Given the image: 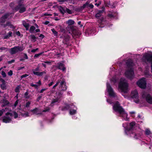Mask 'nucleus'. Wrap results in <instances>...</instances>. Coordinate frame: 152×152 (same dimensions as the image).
Returning <instances> with one entry per match:
<instances>
[{"label":"nucleus","instance_id":"1","mask_svg":"<svg viewBox=\"0 0 152 152\" xmlns=\"http://www.w3.org/2000/svg\"><path fill=\"white\" fill-rule=\"evenodd\" d=\"M24 49L23 45L21 46H15L10 49L4 47H0V50L1 51H5L6 52L9 51L11 55H12L15 54L18 52L23 51Z\"/></svg>","mask_w":152,"mask_h":152},{"label":"nucleus","instance_id":"2","mask_svg":"<svg viewBox=\"0 0 152 152\" xmlns=\"http://www.w3.org/2000/svg\"><path fill=\"white\" fill-rule=\"evenodd\" d=\"M113 109L115 111L118 112L121 116H127V114L122 107L120 106V104L118 101H117L113 105Z\"/></svg>","mask_w":152,"mask_h":152},{"label":"nucleus","instance_id":"3","mask_svg":"<svg viewBox=\"0 0 152 152\" xmlns=\"http://www.w3.org/2000/svg\"><path fill=\"white\" fill-rule=\"evenodd\" d=\"M128 86L126 80L124 78H121L118 86L121 92L126 93Z\"/></svg>","mask_w":152,"mask_h":152},{"label":"nucleus","instance_id":"4","mask_svg":"<svg viewBox=\"0 0 152 152\" xmlns=\"http://www.w3.org/2000/svg\"><path fill=\"white\" fill-rule=\"evenodd\" d=\"M67 23L68 24V26H70V28L71 31L72 33L75 35H77V31L75 27L74 26H71L74 24L75 21L72 20L70 19L67 21Z\"/></svg>","mask_w":152,"mask_h":152},{"label":"nucleus","instance_id":"5","mask_svg":"<svg viewBox=\"0 0 152 152\" xmlns=\"http://www.w3.org/2000/svg\"><path fill=\"white\" fill-rule=\"evenodd\" d=\"M143 60L145 62L151 63V69L152 72V54L146 53L145 54L143 57Z\"/></svg>","mask_w":152,"mask_h":152},{"label":"nucleus","instance_id":"6","mask_svg":"<svg viewBox=\"0 0 152 152\" xmlns=\"http://www.w3.org/2000/svg\"><path fill=\"white\" fill-rule=\"evenodd\" d=\"M137 84L140 88L142 89L145 88L146 86L145 79V78L141 79L137 82Z\"/></svg>","mask_w":152,"mask_h":152},{"label":"nucleus","instance_id":"7","mask_svg":"<svg viewBox=\"0 0 152 152\" xmlns=\"http://www.w3.org/2000/svg\"><path fill=\"white\" fill-rule=\"evenodd\" d=\"M63 40L62 41V43L64 45H66V47L68 48L71 45V44L69 43V40L70 39V37L68 35H65L63 37Z\"/></svg>","mask_w":152,"mask_h":152},{"label":"nucleus","instance_id":"8","mask_svg":"<svg viewBox=\"0 0 152 152\" xmlns=\"http://www.w3.org/2000/svg\"><path fill=\"white\" fill-rule=\"evenodd\" d=\"M125 74L126 76L129 79L131 80L134 77V72L133 69L132 68L131 69L127 70L125 72Z\"/></svg>","mask_w":152,"mask_h":152},{"label":"nucleus","instance_id":"9","mask_svg":"<svg viewBox=\"0 0 152 152\" xmlns=\"http://www.w3.org/2000/svg\"><path fill=\"white\" fill-rule=\"evenodd\" d=\"M142 96L143 98H145L147 102L150 103L152 104V96L150 94H147L146 92H143Z\"/></svg>","mask_w":152,"mask_h":152},{"label":"nucleus","instance_id":"10","mask_svg":"<svg viewBox=\"0 0 152 152\" xmlns=\"http://www.w3.org/2000/svg\"><path fill=\"white\" fill-rule=\"evenodd\" d=\"M107 88L109 95L111 96L115 97L116 96V94L114 92L113 88L108 83H107Z\"/></svg>","mask_w":152,"mask_h":152},{"label":"nucleus","instance_id":"11","mask_svg":"<svg viewBox=\"0 0 152 152\" xmlns=\"http://www.w3.org/2000/svg\"><path fill=\"white\" fill-rule=\"evenodd\" d=\"M131 96L132 98L135 99L134 101L136 103L139 102L138 93L137 90H134L132 92Z\"/></svg>","mask_w":152,"mask_h":152},{"label":"nucleus","instance_id":"12","mask_svg":"<svg viewBox=\"0 0 152 152\" xmlns=\"http://www.w3.org/2000/svg\"><path fill=\"white\" fill-rule=\"evenodd\" d=\"M10 15L9 13H5L4 15H3L0 18V23H4L6 21V19Z\"/></svg>","mask_w":152,"mask_h":152},{"label":"nucleus","instance_id":"13","mask_svg":"<svg viewBox=\"0 0 152 152\" xmlns=\"http://www.w3.org/2000/svg\"><path fill=\"white\" fill-rule=\"evenodd\" d=\"M66 84V83H65V80L64 79H63L60 83V85L62 88V90L66 91V90L67 87Z\"/></svg>","mask_w":152,"mask_h":152},{"label":"nucleus","instance_id":"14","mask_svg":"<svg viewBox=\"0 0 152 152\" xmlns=\"http://www.w3.org/2000/svg\"><path fill=\"white\" fill-rule=\"evenodd\" d=\"M56 67L58 69H61L63 71L66 70V68L64 67V65L61 63L58 64V65L56 66Z\"/></svg>","mask_w":152,"mask_h":152},{"label":"nucleus","instance_id":"15","mask_svg":"<svg viewBox=\"0 0 152 152\" xmlns=\"http://www.w3.org/2000/svg\"><path fill=\"white\" fill-rule=\"evenodd\" d=\"M66 7H63L61 6H59L57 8L60 13L62 15H64L66 12Z\"/></svg>","mask_w":152,"mask_h":152},{"label":"nucleus","instance_id":"16","mask_svg":"<svg viewBox=\"0 0 152 152\" xmlns=\"http://www.w3.org/2000/svg\"><path fill=\"white\" fill-rule=\"evenodd\" d=\"M11 120V119L9 117L4 116L2 119V121L4 123H10Z\"/></svg>","mask_w":152,"mask_h":152},{"label":"nucleus","instance_id":"17","mask_svg":"<svg viewBox=\"0 0 152 152\" xmlns=\"http://www.w3.org/2000/svg\"><path fill=\"white\" fill-rule=\"evenodd\" d=\"M72 104H66V106H63L62 107L61 110L63 111H64L68 110L70 108V106H72Z\"/></svg>","mask_w":152,"mask_h":152},{"label":"nucleus","instance_id":"18","mask_svg":"<svg viewBox=\"0 0 152 152\" xmlns=\"http://www.w3.org/2000/svg\"><path fill=\"white\" fill-rule=\"evenodd\" d=\"M126 64L128 68H130V69H131V68H132L131 67L133 66V64L132 62V60L130 59H128L126 62Z\"/></svg>","mask_w":152,"mask_h":152},{"label":"nucleus","instance_id":"19","mask_svg":"<svg viewBox=\"0 0 152 152\" xmlns=\"http://www.w3.org/2000/svg\"><path fill=\"white\" fill-rule=\"evenodd\" d=\"M102 9L98 11V12L96 15V17L99 18L101 15L102 13L103 12L104 8L103 6L102 7Z\"/></svg>","mask_w":152,"mask_h":152},{"label":"nucleus","instance_id":"20","mask_svg":"<svg viewBox=\"0 0 152 152\" xmlns=\"http://www.w3.org/2000/svg\"><path fill=\"white\" fill-rule=\"evenodd\" d=\"M1 101H2V103H3V104L2 105L3 107L8 105L10 104L9 102L5 98L3 99Z\"/></svg>","mask_w":152,"mask_h":152},{"label":"nucleus","instance_id":"21","mask_svg":"<svg viewBox=\"0 0 152 152\" xmlns=\"http://www.w3.org/2000/svg\"><path fill=\"white\" fill-rule=\"evenodd\" d=\"M22 24L25 28L26 30H28L30 25L28 23H26L25 21L23 20L22 22Z\"/></svg>","mask_w":152,"mask_h":152},{"label":"nucleus","instance_id":"22","mask_svg":"<svg viewBox=\"0 0 152 152\" xmlns=\"http://www.w3.org/2000/svg\"><path fill=\"white\" fill-rule=\"evenodd\" d=\"M46 73V71H44L41 72H34V74L38 76H42L44 74Z\"/></svg>","mask_w":152,"mask_h":152},{"label":"nucleus","instance_id":"23","mask_svg":"<svg viewBox=\"0 0 152 152\" xmlns=\"http://www.w3.org/2000/svg\"><path fill=\"white\" fill-rule=\"evenodd\" d=\"M22 6H23V4L20 3H19L18 5L15 7L14 8V10H15L16 12L18 11L19 10H20V7Z\"/></svg>","mask_w":152,"mask_h":152},{"label":"nucleus","instance_id":"24","mask_svg":"<svg viewBox=\"0 0 152 152\" xmlns=\"http://www.w3.org/2000/svg\"><path fill=\"white\" fill-rule=\"evenodd\" d=\"M59 99L58 98H56L55 99H53L52 100V102L50 104V106H53L54 105V104L58 102Z\"/></svg>","mask_w":152,"mask_h":152},{"label":"nucleus","instance_id":"25","mask_svg":"<svg viewBox=\"0 0 152 152\" xmlns=\"http://www.w3.org/2000/svg\"><path fill=\"white\" fill-rule=\"evenodd\" d=\"M30 111L33 114L37 115V113H38L39 112V110L38 108L36 107L34 109L30 110Z\"/></svg>","mask_w":152,"mask_h":152},{"label":"nucleus","instance_id":"26","mask_svg":"<svg viewBox=\"0 0 152 152\" xmlns=\"http://www.w3.org/2000/svg\"><path fill=\"white\" fill-rule=\"evenodd\" d=\"M30 37L31 40L34 42H35L36 41V39L38 38L36 37L34 34L31 35Z\"/></svg>","mask_w":152,"mask_h":152},{"label":"nucleus","instance_id":"27","mask_svg":"<svg viewBox=\"0 0 152 152\" xmlns=\"http://www.w3.org/2000/svg\"><path fill=\"white\" fill-rule=\"evenodd\" d=\"M35 27L34 26H31L30 28V29L29 30V31L31 33H34V31L35 29Z\"/></svg>","mask_w":152,"mask_h":152},{"label":"nucleus","instance_id":"28","mask_svg":"<svg viewBox=\"0 0 152 152\" xmlns=\"http://www.w3.org/2000/svg\"><path fill=\"white\" fill-rule=\"evenodd\" d=\"M26 11V8L23 6L20 7L19 12L20 13H23Z\"/></svg>","mask_w":152,"mask_h":152},{"label":"nucleus","instance_id":"29","mask_svg":"<svg viewBox=\"0 0 152 152\" xmlns=\"http://www.w3.org/2000/svg\"><path fill=\"white\" fill-rule=\"evenodd\" d=\"M7 26H10V28H13L14 27L13 25L11 24V23L9 22H6V23L4 25L5 27Z\"/></svg>","mask_w":152,"mask_h":152},{"label":"nucleus","instance_id":"30","mask_svg":"<svg viewBox=\"0 0 152 152\" xmlns=\"http://www.w3.org/2000/svg\"><path fill=\"white\" fill-rule=\"evenodd\" d=\"M0 87L3 90H6L7 89V87L6 83L1 84Z\"/></svg>","mask_w":152,"mask_h":152},{"label":"nucleus","instance_id":"31","mask_svg":"<svg viewBox=\"0 0 152 152\" xmlns=\"http://www.w3.org/2000/svg\"><path fill=\"white\" fill-rule=\"evenodd\" d=\"M135 125V123L134 122H132L130 124V128L129 129V130H132L133 129V127Z\"/></svg>","mask_w":152,"mask_h":152},{"label":"nucleus","instance_id":"32","mask_svg":"<svg viewBox=\"0 0 152 152\" xmlns=\"http://www.w3.org/2000/svg\"><path fill=\"white\" fill-rule=\"evenodd\" d=\"M43 53V52H41L38 54H36L34 56V58H38L39 57L41 56Z\"/></svg>","mask_w":152,"mask_h":152},{"label":"nucleus","instance_id":"33","mask_svg":"<svg viewBox=\"0 0 152 152\" xmlns=\"http://www.w3.org/2000/svg\"><path fill=\"white\" fill-rule=\"evenodd\" d=\"M76 113V111L75 110H72L70 111L69 113L71 115H73L75 114Z\"/></svg>","mask_w":152,"mask_h":152},{"label":"nucleus","instance_id":"34","mask_svg":"<svg viewBox=\"0 0 152 152\" xmlns=\"http://www.w3.org/2000/svg\"><path fill=\"white\" fill-rule=\"evenodd\" d=\"M66 12L69 14H72V12L71 10L67 8V7H65Z\"/></svg>","mask_w":152,"mask_h":152},{"label":"nucleus","instance_id":"35","mask_svg":"<svg viewBox=\"0 0 152 152\" xmlns=\"http://www.w3.org/2000/svg\"><path fill=\"white\" fill-rule=\"evenodd\" d=\"M20 87L19 86H18L16 87L15 89V91L16 93H19L20 92Z\"/></svg>","mask_w":152,"mask_h":152},{"label":"nucleus","instance_id":"36","mask_svg":"<svg viewBox=\"0 0 152 152\" xmlns=\"http://www.w3.org/2000/svg\"><path fill=\"white\" fill-rule=\"evenodd\" d=\"M51 31L54 36H57L58 34V32L56 31L54 28L51 29Z\"/></svg>","mask_w":152,"mask_h":152},{"label":"nucleus","instance_id":"37","mask_svg":"<svg viewBox=\"0 0 152 152\" xmlns=\"http://www.w3.org/2000/svg\"><path fill=\"white\" fill-rule=\"evenodd\" d=\"M88 6V2H86L85 4H83V5L81 6L83 10L84 8H87V7Z\"/></svg>","mask_w":152,"mask_h":152},{"label":"nucleus","instance_id":"38","mask_svg":"<svg viewBox=\"0 0 152 152\" xmlns=\"http://www.w3.org/2000/svg\"><path fill=\"white\" fill-rule=\"evenodd\" d=\"M94 5L91 4H89L88 2V6L87 8H92L94 7Z\"/></svg>","mask_w":152,"mask_h":152},{"label":"nucleus","instance_id":"39","mask_svg":"<svg viewBox=\"0 0 152 152\" xmlns=\"http://www.w3.org/2000/svg\"><path fill=\"white\" fill-rule=\"evenodd\" d=\"M13 113L14 115V118H16L18 117V114L15 111H13Z\"/></svg>","mask_w":152,"mask_h":152},{"label":"nucleus","instance_id":"40","mask_svg":"<svg viewBox=\"0 0 152 152\" xmlns=\"http://www.w3.org/2000/svg\"><path fill=\"white\" fill-rule=\"evenodd\" d=\"M30 86L32 87H34L36 89L38 88V86L37 85L34 84L33 83H31V84Z\"/></svg>","mask_w":152,"mask_h":152},{"label":"nucleus","instance_id":"41","mask_svg":"<svg viewBox=\"0 0 152 152\" xmlns=\"http://www.w3.org/2000/svg\"><path fill=\"white\" fill-rule=\"evenodd\" d=\"M39 67H37L35 69L33 70V72L34 73V72H37L38 71H39Z\"/></svg>","mask_w":152,"mask_h":152},{"label":"nucleus","instance_id":"42","mask_svg":"<svg viewBox=\"0 0 152 152\" xmlns=\"http://www.w3.org/2000/svg\"><path fill=\"white\" fill-rule=\"evenodd\" d=\"M31 104V102L30 101H28L26 102L25 105V107L28 108L29 107L30 104Z\"/></svg>","mask_w":152,"mask_h":152},{"label":"nucleus","instance_id":"43","mask_svg":"<svg viewBox=\"0 0 152 152\" xmlns=\"http://www.w3.org/2000/svg\"><path fill=\"white\" fill-rule=\"evenodd\" d=\"M28 91H27L24 94L25 97L26 99H28L29 98V96H28Z\"/></svg>","mask_w":152,"mask_h":152},{"label":"nucleus","instance_id":"44","mask_svg":"<svg viewBox=\"0 0 152 152\" xmlns=\"http://www.w3.org/2000/svg\"><path fill=\"white\" fill-rule=\"evenodd\" d=\"M1 75L3 77L5 78L6 77V74L5 72L3 71H2L1 72Z\"/></svg>","mask_w":152,"mask_h":152},{"label":"nucleus","instance_id":"45","mask_svg":"<svg viewBox=\"0 0 152 152\" xmlns=\"http://www.w3.org/2000/svg\"><path fill=\"white\" fill-rule=\"evenodd\" d=\"M145 134L146 135H149L151 133V132L149 130H148V129H146L145 130Z\"/></svg>","mask_w":152,"mask_h":152},{"label":"nucleus","instance_id":"46","mask_svg":"<svg viewBox=\"0 0 152 152\" xmlns=\"http://www.w3.org/2000/svg\"><path fill=\"white\" fill-rule=\"evenodd\" d=\"M83 10L81 7L76 9V10L77 12H80Z\"/></svg>","mask_w":152,"mask_h":152},{"label":"nucleus","instance_id":"47","mask_svg":"<svg viewBox=\"0 0 152 152\" xmlns=\"http://www.w3.org/2000/svg\"><path fill=\"white\" fill-rule=\"evenodd\" d=\"M14 3H11L10 4V7L12 8V10H14V8L15 7H14Z\"/></svg>","mask_w":152,"mask_h":152},{"label":"nucleus","instance_id":"48","mask_svg":"<svg viewBox=\"0 0 152 152\" xmlns=\"http://www.w3.org/2000/svg\"><path fill=\"white\" fill-rule=\"evenodd\" d=\"M0 81L2 82V84L5 83V80L2 78L1 76H0Z\"/></svg>","mask_w":152,"mask_h":152},{"label":"nucleus","instance_id":"49","mask_svg":"<svg viewBox=\"0 0 152 152\" xmlns=\"http://www.w3.org/2000/svg\"><path fill=\"white\" fill-rule=\"evenodd\" d=\"M22 115L23 116H25V117H28L29 116L28 112H26L25 113L22 114Z\"/></svg>","mask_w":152,"mask_h":152},{"label":"nucleus","instance_id":"50","mask_svg":"<svg viewBox=\"0 0 152 152\" xmlns=\"http://www.w3.org/2000/svg\"><path fill=\"white\" fill-rule=\"evenodd\" d=\"M5 115L7 116L9 115L10 116L12 117L13 116V114L12 113H10L9 112H7L5 113Z\"/></svg>","mask_w":152,"mask_h":152},{"label":"nucleus","instance_id":"51","mask_svg":"<svg viewBox=\"0 0 152 152\" xmlns=\"http://www.w3.org/2000/svg\"><path fill=\"white\" fill-rule=\"evenodd\" d=\"M8 75L9 76H11L13 74V72L12 70H10L8 72Z\"/></svg>","mask_w":152,"mask_h":152},{"label":"nucleus","instance_id":"52","mask_svg":"<svg viewBox=\"0 0 152 152\" xmlns=\"http://www.w3.org/2000/svg\"><path fill=\"white\" fill-rule=\"evenodd\" d=\"M59 83V81H57L56 84L53 87V88L54 89H55V88L58 85Z\"/></svg>","mask_w":152,"mask_h":152},{"label":"nucleus","instance_id":"53","mask_svg":"<svg viewBox=\"0 0 152 152\" xmlns=\"http://www.w3.org/2000/svg\"><path fill=\"white\" fill-rule=\"evenodd\" d=\"M50 110V108L49 107H47L46 109L43 110L42 112H48Z\"/></svg>","mask_w":152,"mask_h":152},{"label":"nucleus","instance_id":"54","mask_svg":"<svg viewBox=\"0 0 152 152\" xmlns=\"http://www.w3.org/2000/svg\"><path fill=\"white\" fill-rule=\"evenodd\" d=\"M15 61V60L14 59H12L10 61H9L7 62V63L9 64H12L13 63H14Z\"/></svg>","mask_w":152,"mask_h":152},{"label":"nucleus","instance_id":"55","mask_svg":"<svg viewBox=\"0 0 152 152\" xmlns=\"http://www.w3.org/2000/svg\"><path fill=\"white\" fill-rule=\"evenodd\" d=\"M38 48H37L35 49H33L31 50V52L33 53H35L38 50Z\"/></svg>","mask_w":152,"mask_h":152},{"label":"nucleus","instance_id":"56","mask_svg":"<svg viewBox=\"0 0 152 152\" xmlns=\"http://www.w3.org/2000/svg\"><path fill=\"white\" fill-rule=\"evenodd\" d=\"M19 100L18 99L15 102L14 104V107H16L17 106V105L18 104V103L19 102Z\"/></svg>","mask_w":152,"mask_h":152},{"label":"nucleus","instance_id":"57","mask_svg":"<svg viewBox=\"0 0 152 152\" xmlns=\"http://www.w3.org/2000/svg\"><path fill=\"white\" fill-rule=\"evenodd\" d=\"M12 32L11 31H9L7 34V35H8L9 37H12Z\"/></svg>","mask_w":152,"mask_h":152},{"label":"nucleus","instance_id":"58","mask_svg":"<svg viewBox=\"0 0 152 152\" xmlns=\"http://www.w3.org/2000/svg\"><path fill=\"white\" fill-rule=\"evenodd\" d=\"M4 111V109H2V110H0V116L2 115Z\"/></svg>","mask_w":152,"mask_h":152},{"label":"nucleus","instance_id":"59","mask_svg":"<svg viewBox=\"0 0 152 152\" xmlns=\"http://www.w3.org/2000/svg\"><path fill=\"white\" fill-rule=\"evenodd\" d=\"M42 97V96L39 95L37 99V101H39Z\"/></svg>","mask_w":152,"mask_h":152},{"label":"nucleus","instance_id":"60","mask_svg":"<svg viewBox=\"0 0 152 152\" xmlns=\"http://www.w3.org/2000/svg\"><path fill=\"white\" fill-rule=\"evenodd\" d=\"M28 76V75H27L26 74H25L23 75H22L21 76V77L22 78L24 77H26Z\"/></svg>","mask_w":152,"mask_h":152},{"label":"nucleus","instance_id":"61","mask_svg":"<svg viewBox=\"0 0 152 152\" xmlns=\"http://www.w3.org/2000/svg\"><path fill=\"white\" fill-rule=\"evenodd\" d=\"M111 81L113 82L114 83H115L116 81V80L115 78L113 77L111 80Z\"/></svg>","mask_w":152,"mask_h":152},{"label":"nucleus","instance_id":"62","mask_svg":"<svg viewBox=\"0 0 152 152\" xmlns=\"http://www.w3.org/2000/svg\"><path fill=\"white\" fill-rule=\"evenodd\" d=\"M46 89L47 88H46L42 89L40 91L39 93H42L44 91L46 90Z\"/></svg>","mask_w":152,"mask_h":152},{"label":"nucleus","instance_id":"63","mask_svg":"<svg viewBox=\"0 0 152 152\" xmlns=\"http://www.w3.org/2000/svg\"><path fill=\"white\" fill-rule=\"evenodd\" d=\"M24 58L25 59H28V56L27 55L26 53H24Z\"/></svg>","mask_w":152,"mask_h":152},{"label":"nucleus","instance_id":"64","mask_svg":"<svg viewBox=\"0 0 152 152\" xmlns=\"http://www.w3.org/2000/svg\"><path fill=\"white\" fill-rule=\"evenodd\" d=\"M10 37L8 36V35L7 34L4 36L3 37V39H7L9 38Z\"/></svg>","mask_w":152,"mask_h":152}]
</instances>
